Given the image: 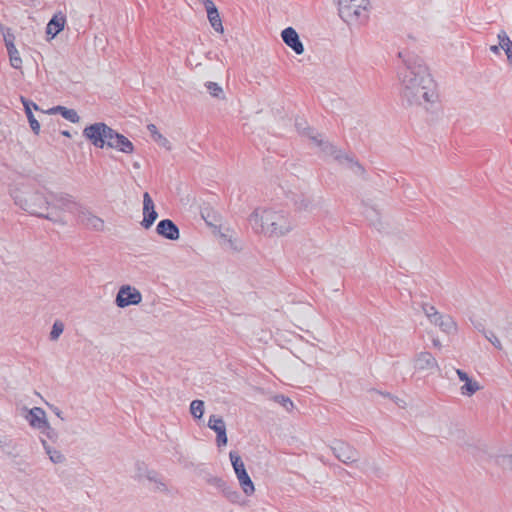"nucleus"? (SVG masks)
Listing matches in <instances>:
<instances>
[{"mask_svg": "<svg viewBox=\"0 0 512 512\" xmlns=\"http://www.w3.org/2000/svg\"><path fill=\"white\" fill-rule=\"evenodd\" d=\"M500 48H501V47H500L499 45H493V46H491V47H490V50H491L493 53L498 54V53H499V51H500Z\"/></svg>", "mask_w": 512, "mask_h": 512, "instance_id": "obj_45", "label": "nucleus"}, {"mask_svg": "<svg viewBox=\"0 0 512 512\" xmlns=\"http://www.w3.org/2000/svg\"><path fill=\"white\" fill-rule=\"evenodd\" d=\"M415 368L418 370H432L438 368V364L430 352H421L415 359Z\"/></svg>", "mask_w": 512, "mask_h": 512, "instance_id": "obj_14", "label": "nucleus"}, {"mask_svg": "<svg viewBox=\"0 0 512 512\" xmlns=\"http://www.w3.org/2000/svg\"><path fill=\"white\" fill-rule=\"evenodd\" d=\"M14 203L32 216L66 225L64 209L73 207L70 194L37 189L28 184H19L11 190Z\"/></svg>", "mask_w": 512, "mask_h": 512, "instance_id": "obj_1", "label": "nucleus"}, {"mask_svg": "<svg viewBox=\"0 0 512 512\" xmlns=\"http://www.w3.org/2000/svg\"><path fill=\"white\" fill-rule=\"evenodd\" d=\"M48 406H49V408L53 411V413H54L58 418H60L61 420H64V417L62 416V412H61V410H60L58 407H56V406H54V405H48Z\"/></svg>", "mask_w": 512, "mask_h": 512, "instance_id": "obj_42", "label": "nucleus"}, {"mask_svg": "<svg viewBox=\"0 0 512 512\" xmlns=\"http://www.w3.org/2000/svg\"><path fill=\"white\" fill-rule=\"evenodd\" d=\"M141 299V293L136 288L130 286V305L139 304Z\"/></svg>", "mask_w": 512, "mask_h": 512, "instance_id": "obj_37", "label": "nucleus"}, {"mask_svg": "<svg viewBox=\"0 0 512 512\" xmlns=\"http://www.w3.org/2000/svg\"><path fill=\"white\" fill-rule=\"evenodd\" d=\"M147 129L150 132V135L152 138H154L159 133V131L157 130V127L154 124H149L147 126Z\"/></svg>", "mask_w": 512, "mask_h": 512, "instance_id": "obj_43", "label": "nucleus"}, {"mask_svg": "<svg viewBox=\"0 0 512 512\" xmlns=\"http://www.w3.org/2000/svg\"><path fill=\"white\" fill-rule=\"evenodd\" d=\"M40 442L46 452V454L49 456V459L54 464H60L65 461L64 455L54 448H52L45 438H40Z\"/></svg>", "mask_w": 512, "mask_h": 512, "instance_id": "obj_19", "label": "nucleus"}, {"mask_svg": "<svg viewBox=\"0 0 512 512\" xmlns=\"http://www.w3.org/2000/svg\"><path fill=\"white\" fill-rule=\"evenodd\" d=\"M3 38L6 48L10 47V44H14L15 36L10 29L3 31Z\"/></svg>", "mask_w": 512, "mask_h": 512, "instance_id": "obj_39", "label": "nucleus"}, {"mask_svg": "<svg viewBox=\"0 0 512 512\" xmlns=\"http://www.w3.org/2000/svg\"><path fill=\"white\" fill-rule=\"evenodd\" d=\"M64 331V324L59 321V320H56L52 326V330L50 332V340L52 341H56L60 335L63 333Z\"/></svg>", "mask_w": 512, "mask_h": 512, "instance_id": "obj_32", "label": "nucleus"}, {"mask_svg": "<svg viewBox=\"0 0 512 512\" xmlns=\"http://www.w3.org/2000/svg\"><path fill=\"white\" fill-rule=\"evenodd\" d=\"M433 324L438 326L440 330L446 334H452L457 330L456 322L449 315L441 314L440 318Z\"/></svg>", "mask_w": 512, "mask_h": 512, "instance_id": "obj_17", "label": "nucleus"}, {"mask_svg": "<svg viewBox=\"0 0 512 512\" xmlns=\"http://www.w3.org/2000/svg\"><path fill=\"white\" fill-rule=\"evenodd\" d=\"M207 425L215 433H218L220 430H224L226 428V424L223 418L214 414L209 417Z\"/></svg>", "mask_w": 512, "mask_h": 512, "instance_id": "obj_25", "label": "nucleus"}, {"mask_svg": "<svg viewBox=\"0 0 512 512\" xmlns=\"http://www.w3.org/2000/svg\"><path fill=\"white\" fill-rule=\"evenodd\" d=\"M497 38L499 40V46L505 51L507 59L512 64V41L504 30H501Z\"/></svg>", "mask_w": 512, "mask_h": 512, "instance_id": "obj_20", "label": "nucleus"}, {"mask_svg": "<svg viewBox=\"0 0 512 512\" xmlns=\"http://www.w3.org/2000/svg\"><path fill=\"white\" fill-rule=\"evenodd\" d=\"M157 217L158 214L155 210L154 202L149 193L145 192L143 195V220L141 222L142 226L148 229L153 225Z\"/></svg>", "mask_w": 512, "mask_h": 512, "instance_id": "obj_10", "label": "nucleus"}, {"mask_svg": "<svg viewBox=\"0 0 512 512\" xmlns=\"http://www.w3.org/2000/svg\"><path fill=\"white\" fill-rule=\"evenodd\" d=\"M159 146L161 147H164L165 149L167 150H170L171 147H170V142L169 140L164 137L160 132L154 137L152 138Z\"/></svg>", "mask_w": 512, "mask_h": 512, "instance_id": "obj_36", "label": "nucleus"}, {"mask_svg": "<svg viewBox=\"0 0 512 512\" xmlns=\"http://www.w3.org/2000/svg\"><path fill=\"white\" fill-rule=\"evenodd\" d=\"M66 19L62 14L54 15L53 18L49 21L46 28V33L51 35V37H55L58 33H60L65 25Z\"/></svg>", "mask_w": 512, "mask_h": 512, "instance_id": "obj_16", "label": "nucleus"}, {"mask_svg": "<svg viewBox=\"0 0 512 512\" xmlns=\"http://www.w3.org/2000/svg\"><path fill=\"white\" fill-rule=\"evenodd\" d=\"M283 42L291 48L297 55L304 52V46L301 42L298 33L292 27H287L281 32Z\"/></svg>", "mask_w": 512, "mask_h": 512, "instance_id": "obj_9", "label": "nucleus"}, {"mask_svg": "<svg viewBox=\"0 0 512 512\" xmlns=\"http://www.w3.org/2000/svg\"><path fill=\"white\" fill-rule=\"evenodd\" d=\"M62 135L67 136V137H70V133H69L68 131H63V132H62Z\"/></svg>", "mask_w": 512, "mask_h": 512, "instance_id": "obj_48", "label": "nucleus"}, {"mask_svg": "<svg viewBox=\"0 0 512 512\" xmlns=\"http://www.w3.org/2000/svg\"><path fill=\"white\" fill-rule=\"evenodd\" d=\"M422 310L432 324L440 318L441 313L433 305L425 303L422 305Z\"/></svg>", "mask_w": 512, "mask_h": 512, "instance_id": "obj_27", "label": "nucleus"}, {"mask_svg": "<svg viewBox=\"0 0 512 512\" xmlns=\"http://www.w3.org/2000/svg\"><path fill=\"white\" fill-rule=\"evenodd\" d=\"M398 57L402 60L397 72L402 99L410 105L434 103L438 98L436 84L423 60L406 51H399Z\"/></svg>", "mask_w": 512, "mask_h": 512, "instance_id": "obj_2", "label": "nucleus"}, {"mask_svg": "<svg viewBox=\"0 0 512 512\" xmlns=\"http://www.w3.org/2000/svg\"><path fill=\"white\" fill-rule=\"evenodd\" d=\"M116 304L121 308L128 306V285H123L120 288L116 297Z\"/></svg>", "mask_w": 512, "mask_h": 512, "instance_id": "obj_30", "label": "nucleus"}, {"mask_svg": "<svg viewBox=\"0 0 512 512\" xmlns=\"http://www.w3.org/2000/svg\"><path fill=\"white\" fill-rule=\"evenodd\" d=\"M156 232L160 236L172 241L179 239L180 236L178 226L170 219L159 221L156 226Z\"/></svg>", "mask_w": 512, "mask_h": 512, "instance_id": "obj_11", "label": "nucleus"}, {"mask_svg": "<svg viewBox=\"0 0 512 512\" xmlns=\"http://www.w3.org/2000/svg\"><path fill=\"white\" fill-rule=\"evenodd\" d=\"M205 87L209 94L213 97L220 98L223 95L222 87L216 82L207 81L205 83Z\"/></svg>", "mask_w": 512, "mask_h": 512, "instance_id": "obj_31", "label": "nucleus"}, {"mask_svg": "<svg viewBox=\"0 0 512 512\" xmlns=\"http://www.w3.org/2000/svg\"><path fill=\"white\" fill-rule=\"evenodd\" d=\"M146 478L155 484L154 490L159 492H167V486L163 481V477L156 471H148Z\"/></svg>", "mask_w": 512, "mask_h": 512, "instance_id": "obj_22", "label": "nucleus"}, {"mask_svg": "<svg viewBox=\"0 0 512 512\" xmlns=\"http://www.w3.org/2000/svg\"><path fill=\"white\" fill-rule=\"evenodd\" d=\"M204 7L207 12L208 20L216 32H223L222 21L218 12L217 7L215 6L212 0H203Z\"/></svg>", "mask_w": 512, "mask_h": 512, "instance_id": "obj_13", "label": "nucleus"}, {"mask_svg": "<svg viewBox=\"0 0 512 512\" xmlns=\"http://www.w3.org/2000/svg\"><path fill=\"white\" fill-rule=\"evenodd\" d=\"M40 433L52 442H56L58 439V432L51 427L49 422L40 430Z\"/></svg>", "mask_w": 512, "mask_h": 512, "instance_id": "obj_33", "label": "nucleus"}, {"mask_svg": "<svg viewBox=\"0 0 512 512\" xmlns=\"http://www.w3.org/2000/svg\"><path fill=\"white\" fill-rule=\"evenodd\" d=\"M7 52L9 55L10 64L15 69H21L22 67V59L20 57L19 51L16 49L14 44H10V47L7 48Z\"/></svg>", "mask_w": 512, "mask_h": 512, "instance_id": "obj_23", "label": "nucleus"}, {"mask_svg": "<svg viewBox=\"0 0 512 512\" xmlns=\"http://www.w3.org/2000/svg\"><path fill=\"white\" fill-rule=\"evenodd\" d=\"M216 437V442L219 447L225 446L228 442L227 434H226V428L224 430H220Z\"/></svg>", "mask_w": 512, "mask_h": 512, "instance_id": "obj_38", "label": "nucleus"}, {"mask_svg": "<svg viewBox=\"0 0 512 512\" xmlns=\"http://www.w3.org/2000/svg\"><path fill=\"white\" fill-rule=\"evenodd\" d=\"M190 413L196 419H201L204 414V402L196 399L190 403Z\"/></svg>", "mask_w": 512, "mask_h": 512, "instance_id": "obj_26", "label": "nucleus"}, {"mask_svg": "<svg viewBox=\"0 0 512 512\" xmlns=\"http://www.w3.org/2000/svg\"><path fill=\"white\" fill-rule=\"evenodd\" d=\"M21 102L24 106L25 114L27 116V119L29 121V125H30L32 131L36 135H38L40 132V124H39L38 120L34 117L33 112L31 111V108H30V105H33L34 110H39L38 105L24 97H21Z\"/></svg>", "mask_w": 512, "mask_h": 512, "instance_id": "obj_15", "label": "nucleus"}, {"mask_svg": "<svg viewBox=\"0 0 512 512\" xmlns=\"http://www.w3.org/2000/svg\"><path fill=\"white\" fill-rule=\"evenodd\" d=\"M229 457L236 476L246 471L245 465L237 452L230 451Z\"/></svg>", "mask_w": 512, "mask_h": 512, "instance_id": "obj_24", "label": "nucleus"}, {"mask_svg": "<svg viewBox=\"0 0 512 512\" xmlns=\"http://www.w3.org/2000/svg\"><path fill=\"white\" fill-rule=\"evenodd\" d=\"M70 199L73 202V207L64 209V216L66 213L73 214L77 217V221L88 229L95 231H101L104 228V221L94 215L87 207L77 202L76 199L70 195Z\"/></svg>", "mask_w": 512, "mask_h": 512, "instance_id": "obj_7", "label": "nucleus"}, {"mask_svg": "<svg viewBox=\"0 0 512 512\" xmlns=\"http://www.w3.org/2000/svg\"><path fill=\"white\" fill-rule=\"evenodd\" d=\"M133 166H134L135 168H139V163H138V162H135V163L133 164Z\"/></svg>", "mask_w": 512, "mask_h": 512, "instance_id": "obj_50", "label": "nucleus"}, {"mask_svg": "<svg viewBox=\"0 0 512 512\" xmlns=\"http://www.w3.org/2000/svg\"><path fill=\"white\" fill-rule=\"evenodd\" d=\"M483 336L498 350L502 349V344L495 333L491 330H483Z\"/></svg>", "mask_w": 512, "mask_h": 512, "instance_id": "obj_35", "label": "nucleus"}, {"mask_svg": "<svg viewBox=\"0 0 512 512\" xmlns=\"http://www.w3.org/2000/svg\"><path fill=\"white\" fill-rule=\"evenodd\" d=\"M297 130L303 135L307 136L316 146H318L325 155L333 156L340 164L345 165L351 169L355 174H363L364 168L354 159L353 156L338 150L330 142L323 139L322 135L316 133L310 127H304L302 123H296Z\"/></svg>", "mask_w": 512, "mask_h": 512, "instance_id": "obj_4", "label": "nucleus"}, {"mask_svg": "<svg viewBox=\"0 0 512 512\" xmlns=\"http://www.w3.org/2000/svg\"><path fill=\"white\" fill-rule=\"evenodd\" d=\"M83 134L94 146L99 148L107 146L125 152L128 147V139L104 123H95L86 127Z\"/></svg>", "mask_w": 512, "mask_h": 512, "instance_id": "obj_5", "label": "nucleus"}, {"mask_svg": "<svg viewBox=\"0 0 512 512\" xmlns=\"http://www.w3.org/2000/svg\"><path fill=\"white\" fill-rule=\"evenodd\" d=\"M331 449L335 457L344 464L355 462L358 459V451L346 442L336 440L332 443Z\"/></svg>", "mask_w": 512, "mask_h": 512, "instance_id": "obj_8", "label": "nucleus"}, {"mask_svg": "<svg viewBox=\"0 0 512 512\" xmlns=\"http://www.w3.org/2000/svg\"><path fill=\"white\" fill-rule=\"evenodd\" d=\"M226 496L231 502H236L237 499L239 498V494L237 491H227Z\"/></svg>", "mask_w": 512, "mask_h": 512, "instance_id": "obj_41", "label": "nucleus"}, {"mask_svg": "<svg viewBox=\"0 0 512 512\" xmlns=\"http://www.w3.org/2000/svg\"><path fill=\"white\" fill-rule=\"evenodd\" d=\"M339 17L348 25L365 24L369 19V0H337Z\"/></svg>", "mask_w": 512, "mask_h": 512, "instance_id": "obj_6", "label": "nucleus"}, {"mask_svg": "<svg viewBox=\"0 0 512 512\" xmlns=\"http://www.w3.org/2000/svg\"><path fill=\"white\" fill-rule=\"evenodd\" d=\"M433 344L435 347H440V341L439 340H433Z\"/></svg>", "mask_w": 512, "mask_h": 512, "instance_id": "obj_46", "label": "nucleus"}, {"mask_svg": "<svg viewBox=\"0 0 512 512\" xmlns=\"http://www.w3.org/2000/svg\"><path fill=\"white\" fill-rule=\"evenodd\" d=\"M274 401L282 405L287 411H291L294 407L292 400L283 394L275 395Z\"/></svg>", "mask_w": 512, "mask_h": 512, "instance_id": "obj_34", "label": "nucleus"}, {"mask_svg": "<svg viewBox=\"0 0 512 512\" xmlns=\"http://www.w3.org/2000/svg\"><path fill=\"white\" fill-rule=\"evenodd\" d=\"M456 373H457V376L459 377V379L461 381H463V382H466V381H468L470 379L468 374L466 372H464L463 370H461V369H457Z\"/></svg>", "mask_w": 512, "mask_h": 512, "instance_id": "obj_40", "label": "nucleus"}, {"mask_svg": "<svg viewBox=\"0 0 512 512\" xmlns=\"http://www.w3.org/2000/svg\"><path fill=\"white\" fill-rule=\"evenodd\" d=\"M374 473H375V475H376V476L380 477V471H379V469H376V468H375V469H374Z\"/></svg>", "mask_w": 512, "mask_h": 512, "instance_id": "obj_47", "label": "nucleus"}, {"mask_svg": "<svg viewBox=\"0 0 512 512\" xmlns=\"http://www.w3.org/2000/svg\"><path fill=\"white\" fill-rule=\"evenodd\" d=\"M237 479L246 496H251L255 492L254 484L247 471L237 475Z\"/></svg>", "mask_w": 512, "mask_h": 512, "instance_id": "obj_21", "label": "nucleus"}, {"mask_svg": "<svg viewBox=\"0 0 512 512\" xmlns=\"http://www.w3.org/2000/svg\"><path fill=\"white\" fill-rule=\"evenodd\" d=\"M249 223L256 233L270 237L284 236L294 228L293 220L282 208L255 209L249 217Z\"/></svg>", "mask_w": 512, "mask_h": 512, "instance_id": "obj_3", "label": "nucleus"}, {"mask_svg": "<svg viewBox=\"0 0 512 512\" xmlns=\"http://www.w3.org/2000/svg\"><path fill=\"white\" fill-rule=\"evenodd\" d=\"M129 147H130V153L133 151L134 147H133V144L130 142L129 144Z\"/></svg>", "mask_w": 512, "mask_h": 512, "instance_id": "obj_49", "label": "nucleus"}, {"mask_svg": "<svg viewBox=\"0 0 512 512\" xmlns=\"http://www.w3.org/2000/svg\"><path fill=\"white\" fill-rule=\"evenodd\" d=\"M54 110L59 111L65 119L72 123H76L79 121V116L77 112L73 109H67L62 106H57Z\"/></svg>", "mask_w": 512, "mask_h": 512, "instance_id": "obj_29", "label": "nucleus"}, {"mask_svg": "<svg viewBox=\"0 0 512 512\" xmlns=\"http://www.w3.org/2000/svg\"><path fill=\"white\" fill-rule=\"evenodd\" d=\"M29 425L39 431L48 423L45 411L40 407H33L28 410L25 416Z\"/></svg>", "mask_w": 512, "mask_h": 512, "instance_id": "obj_12", "label": "nucleus"}, {"mask_svg": "<svg viewBox=\"0 0 512 512\" xmlns=\"http://www.w3.org/2000/svg\"><path fill=\"white\" fill-rule=\"evenodd\" d=\"M480 389V386L477 381L472 380L471 378L464 383L461 387V394L466 396H471L476 393Z\"/></svg>", "mask_w": 512, "mask_h": 512, "instance_id": "obj_28", "label": "nucleus"}, {"mask_svg": "<svg viewBox=\"0 0 512 512\" xmlns=\"http://www.w3.org/2000/svg\"><path fill=\"white\" fill-rule=\"evenodd\" d=\"M291 200L293 201L296 208L300 211H311L314 207V204L310 197L303 193L299 195L291 193Z\"/></svg>", "mask_w": 512, "mask_h": 512, "instance_id": "obj_18", "label": "nucleus"}, {"mask_svg": "<svg viewBox=\"0 0 512 512\" xmlns=\"http://www.w3.org/2000/svg\"><path fill=\"white\" fill-rule=\"evenodd\" d=\"M473 325H474V328L476 330H478L479 332H481L482 334H483V330H486L484 328V325L481 322H474Z\"/></svg>", "mask_w": 512, "mask_h": 512, "instance_id": "obj_44", "label": "nucleus"}]
</instances>
